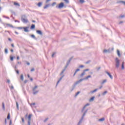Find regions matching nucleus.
<instances>
[{"mask_svg":"<svg viewBox=\"0 0 125 125\" xmlns=\"http://www.w3.org/2000/svg\"><path fill=\"white\" fill-rule=\"evenodd\" d=\"M87 106H89V104H86L82 109L81 113L82 114H83L82 116L81 117V119L80 120L77 125H81V124H82V123H83V121L84 116H85V115H86V113H87V111H88V109H85V108H86Z\"/></svg>","mask_w":125,"mask_h":125,"instance_id":"1","label":"nucleus"},{"mask_svg":"<svg viewBox=\"0 0 125 125\" xmlns=\"http://www.w3.org/2000/svg\"><path fill=\"white\" fill-rule=\"evenodd\" d=\"M72 59H73V58H70L69 59V60L67 62L64 68L62 71L61 75H62V74H63L64 72L66 71V69H67V68H68V66H69V64H70V62H71V61H72Z\"/></svg>","mask_w":125,"mask_h":125,"instance_id":"2","label":"nucleus"},{"mask_svg":"<svg viewBox=\"0 0 125 125\" xmlns=\"http://www.w3.org/2000/svg\"><path fill=\"white\" fill-rule=\"evenodd\" d=\"M115 67L117 68L120 67V60L118 58H115Z\"/></svg>","mask_w":125,"mask_h":125,"instance_id":"3","label":"nucleus"},{"mask_svg":"<svg viewBox=\"0 0 125 125\" xmlns=\"http://www.w3.org/2000/svg\"><path fill=\"white\" fill-rule=\"evenodd\" d=\"M31 118H32V114H29L28 116V125H31Z\"/></svg>","mask_w":125,"mask_h":125,"instance_id":"4","label":"nucleus"},{"mask_svg":"<svg viewBox=\"0 0 125 125\" xmlns=\"http://www.w3.org/2000/svg\"><path fill=\"white\" fill-rule=\"evenodd\" d=\"M64 7V3L61 2L59 4V6H56L57 8H63Z\"/></svg>","mask_w":125,"mask_h":125,"instance_id":"5","label":"nucleus"},{"mask_svg":"<svg viewBox=\"0 0 125 125\" xmlns=\"http://www.w3.org/2000/svg\"><path fill=\"white\" fill-rule=\"evenodd\" d=\"M21 21L23 23H28L29 21L27 19H24L23 17H21Z\"/></svg>","mask_w":125,"mask_h":125,"instance_id":"6","label":"nucleus"},{"mask_svg":"<svg viewBox=\"0 0 125 125\" xmlns=\"http://www.w3.org/2000/svg\"><path fill=\"white\" fill-rule=\"evenodd\" d=\"M83 79H80V80L77 81L76 82V83H74V84L75 85H77V84H79V83H82V82H83Z\"/></svg>","mask_w":125,"mask_h":125,"instance_id":"7","label":"nucleus"},{"mask_svg":"<svg viewBox=\"0 0 125 125\" xmlns=\"http://www.w3.org/2000/svg\"><path fill=\"white\" fill-rule=\"evenodd\" d=\"M106 74L108 75V76L109 77V78L111 79V80H113V76L110 73H109L108 71H105Z\"/></svg>","mask_w":125,"mask_h":125,"instance_id":"8","label":"nucleus"},{"mask_svg":"<svg viewBox=\"0 0 125 125\" xmlns=\"http://www.w3.org/2000/svg\"><path fill=\"white\" fill-rule=\"evenodd\" d=\"M117 3H122V4L125 5V1L123 0H119L117 2Z\"/></svg>","mask_w":125,"mask_h":125,"instance_id":"9","label":"nucleus"},{"mask_svg":"<svg viewBox=\"0 0 125 125\" xmlns=\"http://www.w3.org/2000/svg\"><path fill=\"white\" fill-rule=\"evenodd\" d=\"M29 29L28 27H23L24 31L26 33H28V32H29V29Z\"/></svg>","mask_w":125,"mask_h":125,"instance_id":"10","label":"nucleus"},{"mask_svg":"<svg viewBox=\"0 0 125 125\" xmlns=\"http://www.w3.org/2000/svg\"><path fill=\"white\" fill-rule=\"evenodd\" d=\"M36 32L40 36H42V32L41 30H37Z\"/></svg>","mask_w":125,"mask_h":125,"instance_id":"11","label":"nucleus"},{"mask_svg":"<svg viewBox=\"0 0 125 125\" xmlns=\"http://www.w3.org/2000/svg\"><path fill=\"white\" fill-rule=\"evenodd\" d=\"M63 78H64V75H62L59 80V81H58V82L57 83V85H58V83H60V81H61V80H62V79H63Z\"/></svg>","mask_w":125,"mask_h":125,"instance_id":"12","label":"nucleus"},{"mask_svg":"<svg viewBox=\"0 0 125 125\" xmlns=\"http://www.w3.org/2000/svg\"><path fill=\"white\" fill-rule=\"evenodd\" d=\"M50 6V4H48L46 5L45 6L43 7L44 9H46L48 7H49Z\"/></svg>","mask_w":125,"mask_h":125,"instance_id":"13","label":"nucleus"},{"mask_svg":"<svg viewBox=\"0 0 125 125\" xmlns=\"http://www.w3.org/2000/svg\"><path fill=\"white\" fill-rule=\"evenodd\" d=\"M89 78H91V75H88V76L84 78H83V81H84V80H87V79H89Z\"/></svg>","mask_w":125,"mask_h":125,"instance_id":"14","label":"nucleus"},{"mask_svg":"<svg viewBox=\"0 0 125 125\" xmlns=\"http://www.w3.org/2000/svg\"><path fill=\"white\" fill-rule=\"evenodd\" d=\"M98 88H96L95 90H93V91H90V93H94V92H96V91H97V90H98Z\"/></svg>","mask_w":125,"mask_h":125,"instance_id":"15","label":"nucleus"},{"mask_svg":"<svg viewBox=\"0 0 125 125\" xmlns=\"http://www.w3.org/2000/svg\"><path fill=\"white\" fill-rule=\"evenodd\" d=\"M76 87V85H75L74 84L72 86V88L70 89V91H73V90H74L75 89Z\"/></svg>","mask_w":125,"mask_h":125,"instance_id":"16","label":"nucleus"},{"mask_svg":"<svg viewBox=\"0 0 125 125\" xmlns=\"http://www.w3.org/2000/svg\"><path fill=\"white\" fill-rule=\"evenodd\" d=\"M107 52H108V53H110V50H109V49H108V50L104 49V53H107Z\"/></svg>","mask_w":125,"mask_h":125,"instance_id":"17","label":"nucleus"},{"mask_svg":"<svg viewBox=\"0 0 125 125\" xmlns=\"http://www.w3.org/2000/svg\"><path fill=\"white\" fill-rule=\"evenodd\" d=\"M6 26H8V27H10V28H14L13 25L9 24V23H6Z\"/></svg>","mask_w":125,"mask_h":125,"instance_id":"18","label":"nucleus"},{"mask_svg":"<svg viewBox=\"0 0 125 125\" xmlns=\"http://www.w3.org/2000/svg\"><path fill=\"white\" fill-rule=\"evenodd\" d=\"M2 109L4 111L5 110V106H4V103H2Z\"/></svg>","mask_w":125,"mask_h":125,"instance_id":"19","label":"nucleus"},{"mask_svg":"<svg viewBox=\"0 0 125 125\" xmlns=\"http://www.w3.org/2000/svg\"><path fill=\"white\" fill-rule=\"evenodd\" d=\"M38 92H39V90H37V91L35 90V91H33V94L34 95H36V94L38 93Z\"/></svg>","mask_w":125,"mask_h":125,"instance_id":"20","label":"nucleus"},{"mask_svg":"<svg viewBox=\"0 0 125 125\" xmlns=\"http://www.w3.org/2000/svg\"><path fill=\"white\" fill-rule=\"evenodd\" d=\"M35 28H36V25H35V24H32L30 27V29L33 30V29H35Z\"/></svg>","mask_w":125,"mask_h":125,"instance_id":"21","label":"nucleus"},{"mask_svg":"<svg viewBox=\"0 0 125 125\" xmlns=\"http://www.w3.org/2000/svg\"><path fill=\"white\" fill-rule=\"evenodd\" d=\"M31 37L32 38V39H34V40H37V38H36V36L34 34L31 35Z\"/></svg>","mask_w":125,"mask_h":125,"instance_id":"22","label":"nucleus"},{"mask_svg":"<svg viewBox=\"0 0 125 125\" xmlns=\"http://www.w3.org/2000/svg\"><path fill=\"white\" fill-rule=\"evenodd\" d=\"M107 83V80L105 79L101 83V84H104V83Z\"/></svg>","mask_w":125,"mask_h":125,"instance_id":"23","label":"nucleus"},{"mask_svg":"<svg viewBox=\"0 0 125 125\" xmlns=\"http://www.w3.org/2000/svg\"><path fill=\"white\" fill-rule=\"evenodd\" d=\"M14 4L17 6H20V4H19V3H17L16 2H15L14 3Z\"/></svg>","mask_w":125,"mask_h":125,"instance_id":"24","label":"nucleus"},{"mask_svg":"<svg viewBox=\"0 0 125 125\" xmlns=\"http://www.w3.org/2000/svg\"><path fill=\"white\" fill-rule=\"evenodd\" d=\"M84 75H85V73L83 71V72L80 75L81 78H83Z\"/></svg>","mask_w":125,"mask_h":125,"instance_id":"25","label":"nucleus"},{"mask_svg":"<svg viewBox=\"0 0 125 125\" xmlns=\"http://www.w3.org/2000/svg\"><path fill=\"white\" fill-rule=\"evenodd\" d=\"M122 70H125V64L124 62H122Z\"/></svg>","mask_w":125,"mask_h":125,"instance_id":"26","label":"nucleus"},{"mask_svg":"<svg viewBox=\"0 0 125 125\" xmlns=\"http://www.w3.org/2000/svg\"><path fill=\"white\" fill-rule=\"evenodd\" d=\"M99 121H100V122H104V121H105V118H102L101 119H100Z\"/></svg>","mask_w":125,"mask_h":125,"instance_id":"27","label":"nucleus"},{"mask_svg":"<svg viewBox=\"0 0 125 125\" xmlns=\"http://www.w3.org/2000/svg\"><path fill=\"white\" fill-rule=\"evenodd\" d=\"M37 88H38V86L36 85L33 88V89H32L33 91H35V90H36V89H37Z\"/></svg>","mask_w":125,"mask_h":125,"instance_id":"28","label":"nucleus"},{"mask_svg":"<svg viewBox=\"0 0 125 125\" xmlns=\"http://www.w3.org/2000/svg\"><path fill=\"white\" fill-rule=\"evenodd\" d=\"M4 52H5V54H7V53H8V50L7 49V48L5 49Z\"/></svg>","mask_w":125,"mask_h":125,"instance_id":"29","label":"nucleus"},{"mask_svg":"<svg viewBox=\"0 0 125 125\" xmlns=\"http://www.w3.org/2000/svg\"><path fill=\"white\" fill-rule=\"evenodd\" d=\"M42 2H40L38 3V5L39 7H41V6H42Z\"/></svg>","mask_w":125,"mask_h":125,"instance_id":"30","label":"nucleus"},{"mask_svg":"<svg viewBox=\"0 0 125 125\" xmlns=\"http://www.w3.org/2000/svg\"><path fill=\"white\" fill-rule=\"evenodd\" d=\"M21 81H24V76H23V74L21 75Z\"/></svg>","mask_w":125,"mask_h":125,"instance_id":"31","label":"nucleus"},{"mask_svg":"<svg viewBox=\"0 0 125 125\" xmlns=\"http://www.w3.org/2000/svg\"><path fill=\"white\" fill-rule=\"evenodd\" d=\"M94 98H95L94 97H91V98L90 99L89 101H90V102L93 101L94 100Z\"/></svg>","mask_w":125,"mask_h":125,"instance_id":"32","label":"nucleus"},{"mask_svg":"<svg viewBox=\"0 0 125 125\" xmlns=\"http://www.w3.org/2000/svg\"><path fill=\"white\" fill-rule=\"evenodd\" d=\"M16 106L18 110H19V104H18V103L16 102Z\"/></svg>","mask_w":125,"mask_h":125,"instance_id":"33","label":"nucleus"},{"mask_svg":"<svg viewBox=\"0 0 125 125\" xmlns=\"http://www.w3.org/2000/svg\"><path fill=\"white\" fill-rule=\"evenodd\" d=\"M117 54H118V55L119 57L121 56V54L120 53V50H117Z\"/></svg>","mask_w":125,"mask_h":125,"instance_id":"34","label":"nucleus"},{"mask_svg":"<svg viewBox=\"0 0 125 125\" xmlns=\"http://www.w3.org/2000/svg\"><path fill=\"white\" fill-rule=\"evenodd\" d=\"M80 93H81V92H80V91L77 92L75 94V97H77V96H78V95H79V94H80Z\"/></svg>","mask_w":125,"mask_h":125,"instance_id":"35","label":"nucleus"},{"mask_svg":"<svg viewBox=\"0 0 125 125\" xmlns=\"http://www.w3.org/2000/svg\"><path fill=\"white\" fill-rule=\"evenodd\" d=\"M7 120H9L10 119V114H8L7 117Z\"/></svg>","mask_w":125,"mask_h":125,"instance_id":"36","label":"nucleus"},{"mask_svg":"<svg viewBox=\"0 0 125 125\" xmlns=\"http://www.w3.org/2000/svg\"><path fill=\"white\" fill-rule=\"evenodd\" d=\"M80 3H84V0H80Z\"/></svg>","mask_w":125,"mask_h":125,"instance_id":"37","label":"nucleus"},{"mask_svg":"<svg viewBox=\"0 0 125 125\" xmlns=\"http://www.w3.org/2000/svg\"><path fill=\"white\" fill-rule=\"evenodd\" d=\"M10 58L11 61H13V57H12V56H10Z\"/></svg>","mask_w":125,"mask_h":125,"instance_id":"38","label":"nucleus"},{"mask_svg":"<svg viewBox=\"0 0 125 125\" xmlns=\"http://www.w3.org/2000/svg\"><path fill=\"white\" fill-rule=\"evenodd\" d=\"M88 71H89V69H86L84 70L83 71V72H84V73H85V72H87Z\"/></svg>","mask_w":125,"mask_h":125,"instance_id":"39","label":"nucleus"},{"mask_svg":"<svg viewBox=\"0 0 125 125\" xmlns=\"http://www.w3.org/2000/svg\"><path fill=\"white\" fill-rule=\"evenodd\" d=\"M107 91H105L102 94V95H105V94H106V93H107Z\"/></svg>","mask_w":125,"mask_h":125,"instance_id":"40","label":"nucleus"},{"mask_svg":"<svg viewBox=\"0 0 125 125\" xmlns=\"http://www.w3.org/2000/svg\"><path fill=\"white\" fill-rule=\"evenodd\" d=\"M96 69H97V71H99V70H100V69H101V67H96Z\"/></svg>","mask_w":125,"mask_h":125,"instance_id":"41","label":"nucleus"},{"mask_svg":"<svg viewBox=\"0 0 125 125\" xmlns=\"http://www.w3.org/2000/svg\"><path fill=\"white\" fill-rule=\"evenodd\" d=\"M21 121H22V123H25V120H24L23 117H21Z\"/></svg>","mask_w":125,"mask_h":125,"instance_id":"42","label":"nucleus"},{"mask_svg":"<svg viewBox=\"0 0 125 125\" xmlns=\"http://www.w3.org/2000/svg\"><path fill=\"white\" fill-rule=\"evenodd\" d=\"M55 4H56V2H53L52 4V6H54V5H55Z\"/></svg>","mask_w":125,"mask_h":125,"instance_id":"43","label":"nucleus"},{"mask_svg":"<svg viewBox=\"0 0 125 125\" xmlns=\"http://www.w3.org/2000/svg\"><path fill=\"white\" fill-rule=\"evenodd\" d=\"M80 71V69L78 68L75 71V73H78V72Z\"/></svg>","mask_w":125,"mask_h":125,"instance_id":"44","label":"nucleus"},{"mask_svg":"<svg viewBox=\"0 0 125 125\" xmlns=\"http://www.w3.org/2000/svg\"><path fill=\"white\" fill-rule=\"evenodd\" d=\"M24 27H18V29H19V30H22V29H23Z\"/></svg>","mask_w":125,"mask_h":125,"instance_id":"45","label":"nucleus"},{"mask_svg":"<svg viewBox=\"0 0 125 125\" xmlns=\"http://www.w3.org/2000/svg\"><path fill=\"white\" fill-rule=\"evenodd\" d=\"M48 120V118H46L44 120V123H46V121Z\"/></svg>","mask_w":125,"mask_h":125,"instance_id":"46","label":"nucleus"},{"mask_svg":"<svg viewBox=\"0 0 125 125\" xmlns=\"http://www.w3.org/2000/svg\"><path fill=\"white\" fill-rule=\"evenodd\" d=\"M3 17L4 18H6L7 19H9V17H6L5 16H3Z\"/></svg>","mask_w":125,"mask_h":125,"instance_id":"47","label":"nucleus"},{"mask_svg":"<svg viewBox=\"0 0 125 125\" xmlns=\"http://www.w3.org/2000/svg\"><path fill=\"white\" fill-rule=\"evenodd\" d=\"M64 1L66 2V3H69V0H64Z\"/></svg>","mask_w":125,"mask_h":125,"instance_id":"48","label":"nucleus"},{"mask_svg":"<svg viewBox=\"0 0 125 125\" xmlns=\"http://www.w3.org/2000/svg\"><path fill=\"white\" fill-rule=\"evenodd\" d=\"M7 82L8 83H10V80L9 79H8L7 80Z\"/></svg>","mask_w":125,"mask_h":125,"instance_id":"49","label":"nucleus"},{"mask_svg":"<svg viewBox=\"0 0 125 125\" xmlns=\"http://www.w3.org/2000/svg\"><path fill=\"white\" fill-rule=\"evenodd\" d=\"M84 67V66H83V65H81L79 66V68H83Z\"/></svg>","mask_w":125,"mask_h":125,"instance_id":"50","label":"nucleus"},{"mask_svg":"<svg viewBox=\"0 0 125 125\" xmlns=\"http://www.w3.org/2000/svg\"><path fill=\"white\" fill-rule=\"evenodd\" d=\"M30 71L31 72H34V71H35V68H32Z\"/></svg>","mask_w":125,"mask_h":125,"instance_id":"51","label":"nucleus"},{"mask_svg":"<svg viewBox=\"0 0 125 125\" xmlns=\"http://www.w3.org/2000/svg\"><path fill=\"white\" fill-rule=\"evenodd\" d=\"M54 55H55V53H53L52 55V57H54Z\"/></svg>","mask_w":125,"mask_h":125,"instance_id":"52","label":"nucleus"},{"mask_svg":"<svg viewBox=\"0 0 125 125\" xmlns=\"http://www.w3.org/2000/svg\"><path fill=\"white\" fill-rule=\"evenodd\" d=\"M31 105L32 106H35V105H36V104L35 103H33L31 104Z\"/></svg>","mask_w":125,"mask_h":125,"instance_id":"53","label":"nucleus"},{"mask_svg":"<svg viewBox=\"0 0 125 125\" xmlns=\"http://www.w3.org/2000/svg\"><path fill=\"white\" fill-rule=\"evenodd\" d=\"M24 83H28V80H25Z\"/></svg>","mask_w":125,"mask_h":125,"instance_id":"54","label":"nucleus"},{"mask_svg":"<svg viewBox=\"0 0 125 125\" xmlns=\"http://www.w3.org/2000/svg\"><path fill=\"white\" fill-rule=\"evenodd\" d=\"M15 22H18V23H20V21H18V20H15Z\"/></svg>","mask_w":125,"mask_h":125,"instance_id":"55","label":"nucleus"},{"mask_svg":"<svg viewBox=\"0 0 125 125\" xmlns=\"http://www.w3.org/2000/svg\"><path fill=\"white\" fill-rule=\"evenodd\" d=\"M120 17L121 18H124V17H125V15H122V16H120Z\"/></svg>","mask_w":125,"mask_h":125,"instance_id":"56","label":"nucleus"},{"mask_svg":"<svg viewBox=\"0 0 125 125\" xmlns=\"http://www.w3.org/2000/svg\"><path fill=\"white\" fill-rule=\"evenodd\" d=\"M16 73H17V74H19V70H16Z\"/></svg>","mask_w":125,"mask_h":125,"instance_id":"57","label":"nucleus"},{"mask_svg":"<svg viewBox=\"0 0 125 125\" xmlns=\"http://www.w3.org/2000/svg\"><path fill=\"white\" fill-rule=\"evenodd\" d=\"M17 60H19V59H20V58L19 57V56H17Z\"/></svg>","mask_w":125,"mask_h":125,"instance_id":"58","label":"nucleus"},{"mask_svg":"<svg viewBox=\"0 0 125 125\" xmlns=\"http://www.w3.org/2000/svg\"><path fill=\"white\" fill-rule=\"evenodd\" d=\"M14 87H13V86H11V89H14Z\"/></svg>","mask_w":125,"mask_h":125,"instance_id":"59","label":"nucleus"},{"mask_svg":"<svg viewBox=\"0 0 125 125\" xmlns=\"http://www.w3.org/2000/svg\"><path fill=\"white\" fill-rule=\"evenodd\" d=\"M77 74V73L76 72H74V75H73V77H75V76H76V74Z\"/></svg>","mask_w":125,"mask_h":125,"instance_id":"60","label":"nucleus"},{"mask_svg":"<svg viewBox=\"0 0 125 125\" xmlns=\"http://www.w3.org/2000/svg\"><path fill=\"white\" fill-rule=\"evenodd\" d=\"M28 117V114H26L25 116V118H27Z\"/></svg>","mask_w":125,"mask_h":125,"instance_id":"61","label":"nucleus"},{"mask_svg":"<svg viewBox=\"0 0 125 125\" xmlns=\"http://www.w3.org/2000/svg\"><path fill=\"white\" fill-rule=\"evenodd\" d=\"M122 23H124V21H121L119 22V24H122Z\"/></svg>","mask_w":125,"mask_h":125,"instance_id":"62","label":"nucleus"},{"mask_svg":"<svg viewBox=\"0 0 125 125\" xmlns=\"http://www.w3.org/2000/svg\"><path fill=\"white\" fill-rule=\"evenodd\" d=\"M15 34H16V35H18V34H19L18 32H17V31H15Z\"/></svg>","mask_w":125,"mask_h":125,"instance_id":"63","label":"nucleus"},{"mask_svg":"<svg viewBox=\"0 0 125 125\" xmlns=\"http://www.w3.org/2000/svg\"><path fill=\"white\" fill-rule=\"evenodd\" d=\"M11 124H12V123L11 122V121H10L9 125H11Z\"/></svg>","mask_w":125,"mask_h":125,"instance_id":"64","label":"nucleus"}]
</instances>
